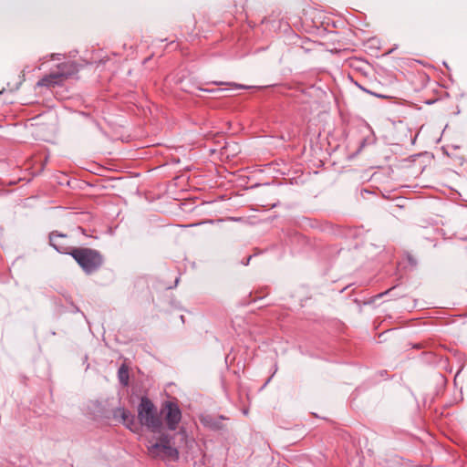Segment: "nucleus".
Masks as SVG:
<instances>
[{
  "label": "nucleus",
  "mask_w": 467,
  "mask_h": 467,
  "mask_svg": "<svg viewBox=\"0 0 467 467\" xmlns=\"http://www.w3.org/2000/svg\"><path fill=\"white\" fill-rule=\"evenodd\" d=\"M251 258H252V256H249V257L247 258V262H246L244 265H248V263H249V261L251 260Z\"/></svg>",
  "instance_id": "4468645a"
},
{
  "label": "nucleus",
  "mask_w": 467,
  "mask_h": 467,
  "mask_svg": "<svg viewBox=\"0 0 467 467\" xmlns=\"http://www.w3.org/2000/svg\"><path fill=\"white\" fill-rule=\"evenodd\" d=\"M58 70H69L72 71V75L77 72V67L74 62H65L62 64H59L57 67Z\"/></svg>",
  "instance_id": "1a4fd4ad"
},
{
  "label": "nucleus",
  "mask_w": 467,
  "mask_h": 467,
  "mask_svg": "<svg viewBox=\"0 0 467 467\" xmlns=\"http://www.w3.org/2000/svg\"><path fill=\"white\" fill-rule=\"evenodd\" d=\"M179 433L182 436V438H186L187 437V434H186V431L182 429Z\"/></svg>",
  "instance_id": "9d476101"
},
{
  "label": "nucleus",
  "mask_w": 467,
  "mask_h": 467,
  "mask_svg": "<svg viewBox=\"0 0 467 467\" xmlns=\"http://www.w3.org/2000/svg\"><path fill=\"white\" fill-rule=\"evenodd\" d=\"M164 410L168 428L171 431L176 430L182 420V411L179 406L174 402L167 401L164 405Z\"/></svg>",
  "instance_id": "39448f33"
},
{
  "label": "nucleus",
  "mask_w": 467,
  "mask_h": 467,
  "mask_svg": "<svg viewBox=\"0 0 467 467\" xmlns=\"http://www.w3.org/2000/svg\"><path fill=\"white\" fill-rule=\"evenodd\" d=\"M393 289H394V287L390 288L389 290H387V291L385 292V294H389V292H391ZM383 295H384V293H383ZM382 296V294H380V295H379V296Z\"/></svg>",
  "instance_id": "f8f14e48"
},
{
  "label": "nucleus",
  "mask_w": 467,
  "mask_h": 467,
  "mask_svg": "<svg viewBox=\"0 0 467 467\" xmlns=\"http://www.w3.org/2000/svg\"><path fill=\"white\" fill-rule=\"evenodd\" d=\"M147 448L149 454L153 458L168 461L179 459V451L171 445V439L167 434H161L155 442L150 441Z\"/></svg>",
  "instance_id": "7ed1b4c3"
},
{
  "label": "nucleus",
  "mask_w": 467,
  "mask_h": 467,
  "mask_svg": "<svg viewBox=\"0 0 467 467\" xmlns=\"http://www.w3.org/2000/svg\"><path fill=\"white\" fill-rule=\"evenodd\" d=\"M118 376L120 383L127 386L129 383V369L125 365H122L118 371Z\"/></svg>",
  "instance_id": "6e6552de"
},
{
  "label": "nucleus",
  "mask_w": 467,
  "mask_h": 467,
  "mask_svg": "<svg viewBox=\"0 0 467 467\" xmlns=\"http://www.w3.org/2000/svg\"><path fill=\"white\" fill-rule=\"evenodd\" d=\"M115 417H120L123 423L131 430V425L134 423V416L124 408H119L114 413Z\"/></svg>",
  "instance_id": "0eeeda50"
},
{
  "label": "nucleus",
  "mask_w": 467,
  "mask_h": 467,
  "mask_svg": "<svg viewBox=\"0 0 467 467\" xmlns=\"http://www.w3.org/2000/svg\"><path fill=\"white\" fill-rule=\"evenodd\" d=\"M70 76H72V71L69 70L51 72L39 79L36 83V87L51 88L56 86H60Z\"/></svg>",
  "instance_id": "20e7f679"
},
{
  "label": "nucleus",
  "mask_w": 467,
  "mask_h": 467,
  "mask_svg": "<svg viewBox=\"0 0 467 467\" xmlns=\"http://www.w3.org/2000/svg\"><path fill=\"white\" fill-rule=\"evenodd\" d=\"M217 91L222 92L224 91V89L219 88Z\"/></svg>",
  "instance_id": "dca6fc26"
},
{
  "label": "nucleus",
  "mask_w": 467,
  "mask_h": 467,
  "mask_svg": "<svg viewBox=\"0 0 467 467\" xmlns=\"http://www.w3.org/2000/svg\"><path fill=\"white\" fill-rule=\"evenodd\" d=\"M373 95H375L376 97H379V98H388L385 95H380V94H376V93H373Z\"/></svg>",
  "instance_id": "9b49d317"
},
{
  "label": "nucleus",
  "mask_w": 467,
  "mask_h": 467,
  "mask_svg": "<svg viewBox=\"0 0 467 467\" xmlns=\"http://www.w3.org/2000/svg\"><path fill=\"white\" fill-rule=\"evenodd\" d=\"M138 419L141 425L151 431H159L161 428V420L157 414L154 404L148 398L143 397L138 406Z\"/></svg>",
  "instance_id": "f03ea898"
},
{
  "label": "nucleus",
  "mask_w": 467,
  "mask_h": 467,
  "mask_svg": "<svg viewBox=\"0 0 467 467\" xmlns=\"http://www.w3.org/2000/svg\"><path fill=\"white\" fill-rule=\"evenodd\" d=\"M236 88H244L245 87L244 86H242V85H234Z\"/></svg>",
  "instance_id": "ddd939ff"
},
{
  "label": "nucleus",
  "mask_w": 467,
  "mask_h": 467,
  "mask_svg": "<svg viewBox=\"0 0 467 467\" xmlns=\"http://www.w3.org/2000/svg\"><path fill=\"white\" fill-rule=\"evenodd\" d=\"M214 84H216V85H223L224 83L223 82H214Z\"/></svg>",
  "instance_id": "2eb2a0df"
},
{
  "label": "nucleus",
  "mask_w": 467,
  "mask_h": 467,
  "mask_svg": "<svg viewBox=\"0 0 467 467\" xmlns=\"http://www.w3.org/2000/svg\"><path fill=\"white\" fill-rule=\"evenodd\" d=\"M71 256L87 275L95 273L103 264L101 254L91 248L76 247L72 251Z\"/></svg>",
  "instance_id": "f257e3e1"
},
{
  "label": "nucleus",
  "mask_w": 467,
  "mask_h": 467,
  "mask_svg": "<svg viewBox=\"0 0 467 467\" xmlns=\"http://www.w3.org/2000/svg\"><path fill=\"white\" fill-rule=\"evenodd\" d=\"M49 243L54 249L61 254L71 255L72 251L76 248L68 244L66 234H57V232H52L49 234Z\"/></svg>",
  "instance_id": "423d86ee"
}]
</instances>
